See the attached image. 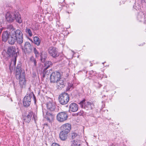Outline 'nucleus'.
Here are the masks:
<instances>
[{
    "label": "nucleus",
    "instance_id": "f257e3e1",
    "mask_svg": "<svg viewBox=\"0 0 146 146\" xmlns=\"http://www.w3.org/2000/svg\"><path fill=\"white\" fill-rule=\"evenodd\" d=\"M7 29L10 32L6 31L3 32L2 35V40L10 44H14L15 42L21 45L23 42V37L22 33L19 30H16L12 25L7 26Z\"/></svg>",
    "mask_w": 146,
    "mask_h": 146
},
{
    "label": "nucleus",
    "instance_id": "f03ea898",
    "mask_svg": "<svg viewBox=\"0 0 146 146\" xmlns=\"http://www.w3.org/2000/svg\"><path fill=\"white\" fill-rule=\"evenodd\" d=\"M21 64H19L17 67L16 72V77L17 79L19 80V84L21 88L25 87L26 84L25 77V72L22 68Z\"/></svg>",
    "mask_w": 146,
    "mask_h": 146
},
{
    "label": "nucleus",
    "instance_id": "7ed1b4c3",
    "mask_svg": "<svg viewBox=\"0 0 146 146\" xmlns=\"http://www.w3.org/2000/svg\"><path fill=\"white\" fill-rule=\"evenodd\" d=\"M5 18L6 21L9 23L13 22L15 19L19 23L22 22L21 16L17 12H8L5 15Z\"/></svg>",
    "mask_w": 146,
    "mask_h": 146
},
{
    "label": "nucleus",
    "instance_id": "20e7f679",
    "mask_svg": "<svg viewBox=\"0 0 146 146\" xmlns=\"http://www.w3.org/2000/svg\"><path fill=\"white\" fill-rule=\"evenodd\" d=\"M6 52L9 56V57H12L13 59V60L11 61L10 67L12 66V65H15L16 64V57L17 56L15 47L12 46L8 47Z\"/></svg>",
    "mask_w": 146,
    "mask_h": 146
},
{
    "label": "nucleus",
    "instance_id": "39448f33",
    "mask_svg": "<svg viewBox=\"0 0 146 146\" xmlns=\"http://www.w3.org/2000/svg\"><path fill=\"white\" fill-rule=\"evenodd\" d=\"M69 100V97L68 94L64 93L60 94L58 97V100L60 103L62 105L67 104Z\"/></svg>",
    "mask_w": 146,
    "mask_h": 146
},
{
    "label": "nucleus",
    "instance_id": "423d86ee",
    "mask_svg": "<svg viewBox=\"0 0 146 146\" xmlns=\"http://www.w3.org/2000/svg\"><path fill=\"white\" fill-rule=\"evenodd\" d=\"M21 45V48L25 53L30 54L31 52L33 46L29 42H26L24 44V46H22Z\"/></svg>",
    "mask_w": 146,
    "mask_h": 146
},
{
    "label": "nucleus",
    "instance_id": "0eeeda50",
    "mask_svg": "<svg viewBox=\"0 0 146 146\" xmlns=\"http://www.w3.org/2000/svg\"><path fill=\"white\" fill-rule=\"evenodd\" d=\"M68 115L66 112H61L57 115V120L60 122H63L66 121L68 118Z\"/></svg>",
    "mask_w": 146,
    "mask_h": 146
},
{
    "label": "nucleus",
    "instance_id": "6e6552de",
    "mask_svg": "<svg viewBox=\"0 0 146 146\" xmlns=\"http://www.w3.org/2000/svg\"><path fill=\"white\" fill-rule=\"evenodd\" d=\"M33 95H34V94H27L24 97L23 101V103L25 107H28L30 105L31 101V98Z\"/></svg>",
    "mask_w": 146,
    "mask_h": 146
},
{
    "label": "nucleus",
    "instance_id": "1a4fd4ad",
    "mask_svg": "<svg viewBox=\"0 0 146 146\" xmlns=\"http://www.w3.org/2000/svg\"><path fill=\"white\" fill-rule=\"evenodd\" d=\"M49 100L46 103V106L47 109L50 111H55L56 108V104L50 98Z\"/></svg>",
    "mask_w": 146,
    "mask_h": 146
},
{
    "label": "nucleus",
    "instance_id": "9d476101",
    "mask_svg": "<svg viewBox=\"0 0 146 146\" xmlns=\"http://www.w3.org/2000/svg\"><path fill=\"white\" fill-rule=\"evenodd\" d=\"M60 74L59 72H55L52 73L50 76L51 82L56 83L60 78Z\"/></svg>",
    "mask_w": 146,
    "mask_h": 146
},
{
    "label": "nucleus",
    "instance_id": "9b49d317",
    "mask_svg": "<svg viewBox=\"0 0 146 146\" xmlns=\"http://www.w3.org/2000/svg\"><path fill=\"white\" fill-rule=\"evenodd\" d=\"M48 52L50 56L56 58L59 55L58 49L54 47H50L48 50Z\"/></svg>",
    "mask_w": 146,
    "mask_h": 146
},
{
    "label": "nucleus",
    "instance_id": "f8f14e48",
    "mask_svg": "<svg viewBox=\"0 0 146 146\" xmlns=\"http://www.w3.org/2000/svg\"><path fill=\"white\" fill-rule=\"evenodd\" d=\"M85 100H83L81 101L79 104L80 105L82 108L86 107L90 108L91 109H92L94 106V104L90 102H87L86 103H85Z\"/></svg>",
    "mask_w": 146,
    "mask_h": 146
},
{
    "label": "nucleus",
    "instance_id": "ddd939ff",
    "mask_svg": "<svg viewBox=\"0 0 146 146\" xmlns=\"http://www.w3.org/2000/svg\"><path fill=\"white\" fill-rule=\"evenodd\" d=\"M57 88L60 90L64 88L65 85V80L62 78H60L56 82Z\"/></svg>",
    "mask_w": 146,
    "mask_h": 146
},
{
    "label": "nucleus",
    "instance_id": "4468645a",
    "mask_svg": "<svg viewBox=\"0 0 146 146\" xmlns=\"http://www.w3.org/2000/svg\"><path fill=\"white\" fill-rule=\"evenodd\" d=\"M35 115L33 114V113L32 111L29 112L28 114L25 115L24 117V121L25 122L29 123L31 121V119L33 117L35 120Z\"/></svg>",
    "mask_w": 146,
    "mask_h": 146
},
{
    "label": "nucleus",
    "instance_id": "2eb2a0df",
    "mask_svg": "<svg viewBox=\"0 0 146 146\" xmlns=\"http://www.w3.org/2000/svg\"><path fill=\"white\" fill-rule=\"evenodd\" d=\"M60 129L62 131L68 133L71 129V125L68 123H65L61 127Z\"/></svg>",
    "mask_w": 146,
    "mask_h": 146
},
{
    "label": "nucleus",
    "instance_id": "dca6fc26",
    "mask_svg": "<svg viewBox=\"0 0 146 146\" xmlns=\"http://www.w3.org/2000/svg\"><path fill=\"white\" fill-rule=\"evenodd\" d=\"M69 111L72 112H75L78 109V105L75 103H72L70 104L69 107Z\"/></svg>",
    "mask_w": 146,
    "mask_h": 146
},
{
    "label": "nucleus",
    "instance_id": "f3484780",
    "mask_svg": "<svg viewBox=\"0 0 146 146\" xmlns=\"http://www.w3.org/2000/svg\"><path fill=\"white\" fill-rule=\"evenodd\" d=\"M68 133L61 131L59 134V137L60 139L62 140H66L67 138Z\"/></svg>",
    "mask_w": 146,
    "mask_h": 146
},
{
    "label": "nucleus",
    "instance_id": "a211bd4d",
    "mask_svg": "<svg viewBox=\"0 0 146 146\" xmlns=\"http://www.w3.org/2000/svg\"><path fill=\"white\" fill-rule=\"evenodd\" d=\"M54 117V115L49 113H46V115L45 116V118L49 122L53 119Z\"/></svg>",
    "mask_w": 146,
    "mask_h": 146
},
{
    "label": "nucleus",
    "instance_id": "6ab92c4d",
    "mask_svg": "<svg viewBox=\"0 0 146 146\" xmlns=\"http://www.w3.org/2000/svg\"><path fill=\"white\" fill-rule=\"evenodd\" d=\"M33 41L34 44L37 46L39 45L41 42L40 39L37 36L34 37Z\"/></svg>",
    "mask_w": 146,
    "mask_h": 146
},
{
    "label": "nucleus",
    "instance_id": "aec40b11",
    "mask_svg": "<svg viewBox=\"0 0 146 146\" xmlns=\"http://www.w3.org/2000/svg\"><path fill=\"white\" fill-rule=\"evenodd\" d=\"M52 63L50 61H48L45 62L44 64V69H47L49 67L52 66Z\"/></svg>",
    "mask_w": 146,
    "mask_h": 146
},
{
    "label": "nucleus",
    "instance_id": "412c9836",
    "mask_svg": "<svg viewBox=\"0 0 146 146\" xmlns=\"http://www.w3.org/2000/svg\"><path fill=\"white\" fill-rule=\"evenodd\" d=\"M81 142L78 140H74L72 145V146H81Z\"/></svg>",
    "mask_w": 146,
    "mask_h": 146
},
{
    "label": "nucleus",
    "instance_id": "4be33fe9",
    "mask_svg": "<svg viewBox=\"0 0 146 146\" xmlns=\"http://www.w3.org/2000/svg\"><path fill=\"white\" fill-rule=\"evenodd\" d=\"M47 69H44L43 72V78L46 76H47V75H48L50 73V70H47Z\"/></svg>",
    "mask_w": 146,
    "mask_h": 146
},
{
    "label": "nucleus",
    "instance_id": "5701e85b",
    "mask_svg": "<svg viewBox=\"0 0 146 146\" xmlns=\"http://www.w3.org/2000/svg\"><path fill=\"white\" fill-rule=\"evenodd\" d=\"M25 31L27 34L29 35L30 36H32L33 35L32 32L31 30L29 28H27L25 29Z\"/></svg>",
    "mask_w": 146,
    "mask_h": 146
},
{
    "label": "nucleus",
    "instance_id": "b1692460",
    "mask_svg": "<svg viewBox=\"0 0 146 146\" xmlns=\"http://www.w3.org/2000/svg\"><path fill=\"white\" fill-rule=\"evenodd\" d=\"M30 60L31 62L33 63L35 66L36 65L37 62L35 58L33 56H31L30 58Z\"/></svg>",
    "mask_w": 146,
    "mask_h": 146
},
{
    "label": "nucleus",
    "instance_id": "393cba45",
    "mask_svg": "<svg viewBox=\"0 0 146 146\" xmlns=\"http://www.w3.org/2000/svg\"><path fill=\"white\" fill-rule=\"evenodd\" d=\"M73 84L72 83H69L68 84V86L66 89L67 91H69L70 89L71 88V89H72Z\"/></svg>",
    "mask_w": 146,
    "mask_h": 146
},
{
    "label": "nucleus",
    "instance_id": "a878e982",
    "mask_svg": "<svg viewBox=\"0 0 146 146\" xmlns=\"http://www.w3.org/2000/svg\"><path fill=\"white\" fill-rule=\"evenodd\" d=\"M33 52L35 54L36 56H38L39 54V53L38 52V51H37V50H36V48H33Z\"/></svg>",
    "mask_w": 146,
    "mask_h": 146
},
{
    "label": "nucleus",
    "instance_id": "bb28decb",
    "mask_svg": "<svg viewBox=\"0 0 146 146\" xmlns=\"http://www.w3.org/2000/svg\"><path fill=\"white\" fill-rule=\"evenodd\" d=\"M72 137V139L75 138L77 135L76 133H73L71 134Z\"/></svg>",
    "mask_w": 146,
    "mask_h": 146
},
{
    "label": "nucleus",
    "instance_id": "cd10ccee",
    "mask_svg": "<svg viewBox=\"0 0 146 146\" xmlns=\"http://www.w3.org/2000/svg\"><path fill=\"white\" fill-rule=\"evenodd\" d=\"M51 146H60V145L57 143H53L52 144Z\"/></svg>",
    "mask_w": 146,
    "mask_h": 146
},
{
    "label": "nucleus",
    "instance_id": "c85d7f7f",
    "mask_svg": "<svg viewBox=\"0 0 146 146\" xmlns=\"http://www.w3.org/2000/svg\"><path fill=\"white\" fill-rule=\"evenodd\" d=\"M45 57L43 58L42 56L41 58V60L42 62H44L45 61Z\"/></svg>",
    "mask_w": 146,
    "mask_h": 146
},
{
    "label": "nucleus",
    "instance_id": "c756f323",
    "mask_svg": "<svg viewBox=\"0 0 146 146\" xmlns=\"http://www.w3.org/2000/svg\"><path fill=\"white\" fill-rule=\"evenodd\" d=\"M144 1L146 3V0H144Z\"/></svg>",
    "mask_w": 146,
    "mask_h": 146
}]
</instances>
